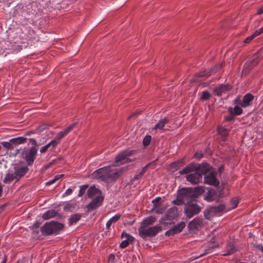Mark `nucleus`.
Wrapping results in <instances>:
<instances>
[{"mask_svg": "<svg viewBox=\"0 0 263 263\" xmlns=\"http://www.w3.org/2000/svg\"><path fill=\"white\" fill-rule=\"evenodd\" d=\"M29 172L28 166L24 162L13 163L12 167L9 169L3 180L6 184H11L13 181L15 182L19 181Z\"/></svg>", "mask_w": 263, "mask_h": 263, "instance_id": "nucleus-1", "label": "nucleus"}, {"mask_svg": "<svg viewBox=\"0 0 263 263\" xmlns=\"http://www.w3.org/2000/svg\"><path fill=\"white\" fill-rule=\"evenodd\" d=\"M121 174V170L112 169L111 166H106L94 171L91 174V177L105 182H110L117 179Z\"/></svg>", "mask_w": 263, "mask_h": 263, "instance_id": "nucleus-2", "label": "nucleus"}, {"mask_svg": "<svg viewBox=\"0 0 263 263\" xmlns=\"http://www.w3.org/2000/svg\"><path fill=\"white\" fill-rule=\"evenodd\" d=\"M37 153V148L36 147H31L29 148L25 147L24 148L17 149L15 151V154H21L22 157L25 160L26 164L32 166L36 158Z\"/></svg>", "mask_w": 263, "mask_h": 263, "instance_id": "nucleus-3", "label": "nucleus"}, {"mask_svg": "<svg viewBox=\"0 0 263 263\" xmlns=\"http://www.w3.org/2000/svg\"><path fill=\"white\" fill-rule=\"evenodd\" d=\"M64 228L63 224L54 221L45 223L41 228V231L44 235L58 234Z\"/></svg>", "mask_w": 263, "mask_h": 263, "instance_id": "nucleus-4", "label": "nucleus"}, {"mask_svg": "<svg viewBox=\"0 0 263 263\" xmlns=\"http://www.w3.org/2000/svg\"><path fill=\"white\" fill-rule=\"evenodd\" d=\"M210 168V165L206 163H202L199 164L196 163H191L187 165L182 171L180 172L181 175L188 174L191 171H196L201 173V176L206 174Z\"/></svg>", "mask_w": 263, "mask_h": 263, "instance_id": "nucleus-5", "label": "nucleus"}, {"mask_svg": "<svg viewBox=\"0 0 263 263\" xmlns=\"http://www.w3.org/2000/svg\"><path fill=\"white\" fill-rule=\"evenodd\" d=\"M161 230V229L159 226H155L148 228L141 227L139 229V233L142 238L145 239L148 237L155 236Z\"/></svg>", "mask_w": 263, "mask_h": 263, "instance_id": "nucleus-6", "label": "nucleus"}, {"mask_svg": "<svg viewBox=\"0 0 263 263\" xmlns=\"http://www.w3.org/2000/svg\"><path fill=\"white\" fill-rule=\"evenodd\" d=\"M132 153V152L131 151H124L119 154L116 157L114 165L119 166L130 162L131 160L128 157L131 155Z\"/></svg>", "mask_w": 263, "mask_h": 263, "instance_id": "nucleus-7", "label": "nucleus"}, {"mask_svg": "<svg viewBox=\"0 0 263 263\" xmlns=\"http://www.w3.org/2000/svg\"><path fill=\"white\" fill-rule=\"evenodd\" d=\"M184 211L186 217L191 218L198 214L201 211V208L196 204L192 203L186 205Z\"/></svg>", "mask_w": 263, "mask_h": 263, "instance_id": "nucleus-8", "label": "nucleus"}, {"mask_svg": "<svg viewBox=\"0 0 263 263\" xmlns=\"http://www.w3.org/2000/svg\"><path fill=\"white\" fill-rule=\"evenodd\" d=\"M77 123L74 122L72 123L71 125L66 128L64 130L59 132L55 139L52 140V141L55 142V145L57 146V145L60 143L61 140L66 136L70 131H71L73 128L76 126Z\"/></svg>", "mask_w": 263, "mask_h": 263, "instance_id": "nucleus-9", "label": "nucleus"}, {"mask_svg": "<svg viewBox=\"0 0 263 263\" xmlns=\"http://www.w3.org/2000/svg\"><path fill=\"white\" fill-rule=\"evenodd\" d=\"M189 174L186 175V180L192 184H197L201 182L202 176L201 173L195 171H191Z\"/></svg>", "mask_w": 263, "mask_h": 263, "instance_id": "nucleus-10", "label": "nucleus"}, {"mask_svg": "<svg viewBox=\"0 0 263 263\" xmlns=\"http://www.w3.org/2000/svg\"><path fill=\"white\" fill-rule=\"evenodd\" d=\"M204 183L215 186H218L219 184V181L216 178L215 173L213 172H211L205 176Z\"/></svg>", "mask_w": 263, "mask_h": 263, "instance_id": "nucleus-11", "label": "nucleus"}, {"mask_svg": "<svg viewBox=\"0 0 263 263\" xmlns=\"http://www.w3.org/2000/svg\"><path fill=\"white\" fill-rule=\"evenodd\" d=\"M103 198L102 196L99 195L97 196L87 206L88 211H92V210L100 206L103 202Z\"/></svg>", "mask_w": 263, "mask_h": 263, "instance_id": "nucleus-12", "label": "nucleus"}, {"mask_svg": "<svg viewBox=\"0 0 263 263\" xmlns=\"http://www.w3.org/2000/svg\"><path fill=\"white\" fill-rule=\"evenodd\" d=\"M122 238H125L120 245V247L122 249L126 248L130 243H133L134 241V238L133 236L124 232L122 234Z\"/></svg>", "mask_w": 263, "mask_h": 263, "instance_id": "nucleus-13", "label": "nucleus"}, {"mask_svg": "<svg viewBox=\"0 0 263 263\" xmlns=\"http://www.w3.org/2000/svg\"><path fill=\"white\" fill-rule=\"evenodd\" d=\"M185 223L183 222H181L177 224L176 226H174L173 228L167 231L166 232V235H170L179 233L183 230V229L185 227Z\"/></svg>", "mask_w": 263, "mask_h": 263, "instance_id": "nucleus-14", "label": "nucleus"}, {"mask_svg": "<svg viewBox=\"0 0 263 263\" xmlns=\"http://www.w3.org/2000/svg\"><path fill=\"white\" fill-rule=\"evenodd\" d=\"M258 55L257 54H255L253 55V58L249 61H247L245 65H244V69L243 70L247 71V70H249L251 68H252L254 66H255L258 62Z\"/></svg>", "mask_w": 263, "mask_h": 263, "instance_id": "nucleus-15", "label": "nucleus"}, {"mask_svg": "<svg viewBox=\"0 0 263 263\" xmlns=\"http://www.w3.org/2000/svg\"><path fill=\"white\" fill-rule=\"evenodd\" d=\"M231 89V87L230 85L221 84L215 89L214 92L216 95L220 96Z\"/></svg>", "mask_w": 263, "mask_h": 263, "instance_id": "nucleus-16", "label": "nucleus"}, {"mask_svg": "<svg viewBox=\"0 0 263 263\" xmlns=\"http://www.w3.org/2000/svg\"><path fill=\"white\" fill-rule=\"evenodd\" d=\"M225 210V206L223 204H220L217 206H212L209 209L208 211L212 216L216 215Z\"/></svg>", "mask_w": 263, "mask_h": 263, "instance_id": "nucleus-17", "label": "nucleus"}, {"mask_svg": "<svg viewBox=\"0 0 263 263\" xmlns=\"http://www.w3.org/2000/svg\"><path fill=\"white\" fill-rule=\"evenodd\" d=\"M178 216V209L176 207L170 208L166 214V219L171 220Z\"/></svg>", "mask_w": 263, "mask_h": 263, "instance_id": "nucleus-18", "label": "nucleus"}, {"mask_svg": "<svg viewBox=\"0 0 263 263\" xmlns=\"http://www.w3.org/2000/svg\"><path fill=\"white\" fill-rule=\"evenodd\" d=\"M160 199V197H157L155 200L153 201V203L154 204V210L155 212L157 214H162L165 211V209L164 207L160 208L159 200Z\"/></svg>", "mask_w": 263, "mask_h": 263, "instance_id": "nucleus-19", "label": "nucleus"}, {"mask_svg": "<svg viewBox=\"0 0 263 263\" xmlns=\"http://www.w3.org/2000/svg\"><path fill=\"white\" fill-rule=\"evenodd\" d=\"M253 96L251 93H247L243 97L242 101L240 105L243 107H247L250 105V102L253 99Z\"/></svg>", "mask_w": 263, "mask_h": 263, "instance_id": "nucleus-20", "label": "nucleus"}, {"mask_svg": "<svg viewBox=\"0 0 263 263\" xmlns=\"http://www.w3.org/2000/svg\"><path fill=\"white\" fill-rule=\"evenodd\" d=\"M222 67V64H218L214 66V67L210 70V71H204L200 73V77H209L212 74L213 72H215L216 70Z\"/></svg>", "mask_w": 263, "mask_h": 263, "instance_id": "nucleus-21", "label": "nucleus"}, {"mask_svg": "<svg viewBox=\"0 0 263 263\" xmlns=\"http://www.w3.org/2000/svg\"><path fill=\"white\" fill-rule=\"evenodd\" d=\"M58 215V212L53 210H50L46 211L42 215V218L44 220H48L55 217Z\"/></svg>", "mask_w": 263, "mask_h": 263, "instance_id": "nucleus-22", "label": "nucleus"}, {"mask_svg": "<svg viewBox=\"0 0 263 263\" xmlns=\"http://www.w3.org/2000/svg\"><path fill=\"white\" fill-rule=\"evenodd\" d=\"M168 122V120L166 118L161 119L159 121L158 123L155 125V127L153 129V130H155L156 132L157 130L162 129Z\"/></svg>", "mask_w": 263, "mask_h": 263, "instance_id": "nucleus-23", "label": "nucleus"}, {"mask_svg": "<svg viewBox=\"0 0 263 263\" xmlns=\"http://www.w3.org/2000/svg\"><path fill=\"white\" fill-rule=\"evenodd\" d=\"M225 251L226 253H223L222 255L228 256L234 253L236 251V249L233 243H229L226 247Z\"/></svg>", "mask_w": 263, "mask_h": 263, "instance_id": "nucleus-24", "label": "nucleus"}, {"mask_svg": "<svg viewBox=\"0 0 263 263\" xmlns=\"http://www.w3.org/2000/svg\"><path fill=\"white\" fill-rule=\"evenodd\" d=\"M27 138L24 137H19L10 139V142L13 146L24 143L26 142Z\"/></svg>", "mask_w": 263, "mask_h": 263, "instance_id": "nucleus-25", "label": "nucleus"}, {"mask_svg": "<svg viewBox=\"0 0 263 263\" xmlns=\"http://www.w3.org/2000/svg\"><path fill=\"white\" fill-rule=\"evenodd\" d=\"M12 43H10L9 41H3L0 42V45L3 48L4 53H6L5 50L13 49V46L14 45H10Z\"/></svg>", "mask_w": 263, "mask_h": 263, "instance_id": "nucleus-26", "label": "nucleus"}, {"mask_svg": "<svg viewBox=\"0 0 263 263\" xmlns=\"http://www.w3.org/2000/svg\"><path fill=\"white\" fill-rule=\"evenodd\" d=\"M81 216L79 214H76L71 215L69 218V225L72 226L76 224L79 220H80Z\"/></svg>", "mask_w": 263, "mask_h": 263, "instance_id": "nucleus-27", "label": "nucleus"}, {"mask_svg": "<svg viewBox=\"0 0 263 263\" xmlns=\"http://www.w3.org/2000/svg\"><path fill=\"white\" fill-rule=\"evenodd\" d=\"M55 142L52 141V140L48 143L47 144L44 145V146L42 147L40 149V153L43 154L45 153L47 149L49 148H51V149H53L55 148L57 146L55 145Z\"/></svg>", "mask_w": 263, "mask_h": 263, "instance_id": "nucleus-28", "label": "nucleus"}, {"mask_svg": "<svg viewBox=\"0 0 263 263\" xmlns=\"http://www.w3.org/2000/svg\"><path fill=\"white\" fill-rule=\"evenodd\" d=\"M156 220V218L153 216L147 217L144 219L141 227H146L149 225L152 224Z\"/></svg>", "mask_w": 263, "mask_h": 263, "instance_id": "nucleus-29", "label": "nucleus"}, {"mask_svg": "<svg viewBox=\"0 0 263 263\" xmlns=\"http://www.w3.org/2000/svg\"><path fill=\"white\" fill-rule=\"evenodd\" d=\"M99 194V190L95 186L90 187L87 191V196L89 198H92Z\"/></svg>", "mask_w": 263, "mask_h": 263, "instance_id": "nucleus-30", "label": "nucleus"}, {"mask_svg": "<svg viewBox=\"0 0 263 263\" xmlns=\"http://www.w3.org/2000/svg\"><path fill=\"white\" fill-rule=\"evenodd\" d=\"M150 165V163L146 165L142 170L139 171L135 176L134 179L135 180L139 179L142 178L143 174L147 171L148 166Z\"/></svg>", "mask_w": 263, "mask_h": 263, "instance_id": "nucleus-31", "label": "nucleus"}, {"mask_svg": "<svg viewBox=\"0 0 263 263\" xmlns=\"http://www.w3.org/2000/svg\"><path fill=\"white\" fill-rule=\"evenodd\" d=\"M228 110L230 114L233 115H240L242 112V109L238 106H235L234 108L230 107Z\"/></svg>", "mask_w": 263, "mask_h": 263, "instance_id": "nucleus-32", "label": "nucleus"}, {"mask_svg": "<svg viewBox=\"0 0 263 263\" xmlns=\"http://www.w3.org/2000/svg\"><path fill=\"white\" fill-rule=\"evenodd\" d=\"M215 191H209L205 199L208 201H212L215 200Z\"/></svg>", "mask_w": 263, "mask_h": 263, "instance_id": "nucleus-33", "label": "nucleus"}, {"mask_svg": "<svg viewBox=\"0 0 263 263\" xmlns=\"http://www.w3.org/2000/svg\"><path fill=\"white\" fill-rule=\"evenodd\" d=\"M182 165V161H179L178 162H174L171 164L170 167L172 168L173 171H176L179 168L180 166Z\"/></svg>", "mask_w": 263, "mask_h": 263, "instance_id": "nucleus-34", "label": "nucleus"}, {"mask_svg": "<svg viewBox=\"0 0 263 263\" xmlns=\"http://www.w3.org/2000/svg\"><path fill=\"white\" fill-rule=\"evenodd\" d=\"M218 133L223 137V139L226 138L228 134V130L222 127H220L218 128Z\"/></svg>", "mask_w": 263, "mask_h": 263, "instance_id": "nucleus-35", "label": "nucleus"}, {"mask_svg": "<svg viewBox=\"0 0 263 263\" xmlns=\"http://www.w3.org/2000/svg\"><path fill=\"white\" fill-rule=\"evenodd\" d=\"M63 176V175H56L53 179H52V180H50L49 181H48V182H47L46 183V185H51L53 183H54L56 181H57L59 179H60V178H61Z\"/></svg>", "mask_w": 263, "mask_h": 263, "instance_id": "nucleus-36", "label": "nucleus"}, {"mask_svg": "<svg viewBox=\"0 0 263 263\" xmlns=\"http://www.w3.org/2000/svg\"><path fill=\"white\" fill-rule=\"evenodd\" d=\"M1 144L7 149H12L14 147L12 143L10 142V140L8 142H1Z\"/></svg>", "mask_w": 263, "mask_h": 263, "instance_id": "nucleus-37", "label": "nucleus"}, {"mask_svg": "<svg viewBox=\"0 0 263 263\" xmlns=\"http://www.w3.org/2000/svg\"><path fill=\"white\" fill-rule=\"evenodd\" d=\"M88 186L87 185H83L81 186H80L79 193V196L81 197L82 196L84 193L86 192V190L88 188Z\"/></svg>", "mask_w": 263, "mask_h": 263, "instance_id": "nucleus-38", "label": "nucleus"}, {"mask_svg": "<svg viewBox=\"0 0 263 263\" xmlns=\"http://www.w3.org/2000/svg\"><path fill=\"white\" fill-rule=\"evenodd\" d=\"M151 140V136L149 135L146 136L143 140V144L145 146H148Z\"/></svg>", "mask_w": 263, "mask_h": 263, "instance_id": "nucleus-39", "label": "nucleus"}, {"mask_svg": "<svg viewBox=\"0 0 263 263\" xmlns=\"http://www.w3.org/2000/svg\"><path fill=\"white\" fill-rule=\"evenodd\" d=\"M210 93L208 91H205L203 92L200 99L201 100H207L210 98Z\"/></svg>", "mask_w": 263, "mask_h": 263, "instance_id": "nucleus-40", "label": "nucleus"}, {"mask_svg": "<svg viewBox=\"0 0 263 263\" xmlns=\"http://www.w3.org/2000/svg\"><path fill=\"white\" fill-rule=\"evenodd\" d=\"M121 215L119 214L115 215L112 218L109 219V220L112 223H115L117 222L118 220L121 218Z\"/></svg>", "mask_w": 263, "mask_h": 263, "instance_id": "nucleus-41", "label": "nucleus"}, {"mask_svg": "<svg viewBox=\"0 0 263 263\" xmlns=\"http://www.w3.org/2000/svg\"><path fill=\"white\" fill-rule=\"evenodd\" d=\"M204 192V189L202 186H198L195 189V192L197 195H201Z\"/></svg>", "mask_w": 263, "mask_h": 263, "instance_id": "nucleus-42", "label": "nucleus"}, {"mask_svg": "<svg viewBox=\"0 0 263 263\" xmlns=\"http://www.w3.org/2000/svg\"><path fill=\"white\" fill-rule=\"evenodd\" d=\"M263 33V27L260 28V29L256 30L254 33L253 34V35L254 36V37L259 35L261 33Z\"/></svg>", "mask_w": 263, "mask_h": 263, "instance_id": "nucleus-43", "label": "nucleus"}, {"mask_svg": "<svg viewBox=\"0 0 263 263\" xmlns=\"http://www.w3.org/2000/svg\"><path fill=\"white\" fill-rule=\"evenodd\" d=\"M238 203V200L236 199H233L231 201V207L232 209L235 208Z\"/></svg>", "mask_w": 263, "mask_h": 263, "instance_id": "nucleus-44", "label": "nucleus"}, {"mask_svg": "<svg viewBox=\"0 0 263 263\" xmlns=\"http://www.w3.org/2000/svg\"><path fill=\"white\" fill-rule=\"evenodd\" d=\"M254 38V36L252 35L248 36L244 40V43H250L253 39Z\"/></svg>", "mask_w": 263, "mask_h": 263, "instance_id": "nucleus-45", "label": "nucleus"}, {"mask_svg": "<svg viewBox=\"0 0 263 263\" xmlns=\"http://www.w3.org/2000/svg\"><path fill=\"white\" fill-rule=\"evenodd\" d=\"M72 192H73V190L69 188L67 190H66V191H65V192L64 194V195L65 196H69L72 194Z\"/></svg>", "mask_w": 263, "mask_h": 263, "instance_id": "nucleus-46", "label": "nucleus"}, {"mask_svg": "<svg viewBox=\"0 0 263 263\" xmlns=\"http://www.w3.org/2000/svg\"><path fill=\"white\" fill-rule=\"evenodd\" d=\"M254 247L258 250H259V251H260L261 252H262L263 253V246L261 245H258V244H257V245H255L254 246Z\"/></svg>", "mask_w": 263, "mask_h": 263, "instance_id": "nucleus-47", "label": "nucleus"}, {"mask_svg": "<svg viewBox=\"0 0 263 263\" xmlns=\"http://www.w3.org/2000/svg\"><path fill=\"white\" fill-rule=\"evenodd\" d=\"M115 258V255L112 254H111L109 255V256L108 257V261L113 262H114Z\"/></svg>", "mask_w": 263, "mask_h": 263, "instance_id": "nucleus-48", "label": "nucleus"}, {"mask_svg": "<svg viewBox=\"0 0 263 263\" xmlns=\"http://www.w3.org/2000/svg\"><path fill=\"white\" fill-rule=\"evenodd\" d=\"M173 202L174 204H177V205H181V204H183V202H182L181 200H179V199H177V200H174V201H173Z\"/></svg>", "mask_w": 263, "mask_h": 263, "instance_id": "nucleus-49", "label": "nucleus"}, {"mask_svg": "<svg viewBox=\"0 0 263 263\" xmlns=\"http://www.w3.org/2000/svg\"><path fill=\"white\" fill-rule=\"evenodd\" d=\"M29 140H30V143H31L32 145H34V146H36V145H37V142H36V140H35V139H33V138H30V139H29Z\"/></svg>", "mask_w": 263, "mask_h": 263, "instance_id": "nucleus-50", "label": "nucleus"}, {"mask_svg": "<svg viewBox=\"0 0 263 263\" xmlns=\"http://www.w3.org/2000/svg\"><path fill=\"white\" fill-rule=\"evenodd\" d=\"M7 53H9V52H6V53H4L3 48L2 46V45H0V55L2 54V55H4L5 56V55H6V54Z\"/></svg>", "mask_w": 263, "mask_h": 263, "instance_id": "nucleus-51", "label": "nucleus"}, {"mask_svg": "<svg viewBox=\"0 0 263 263\" xmlns=\"http://www.w3.org/2000/svg\"><path fill=\"white\" fill-rule=\"evenodd\" d=\"M234 115H230L229 116L226 117V120L228 121H232L234 119Z\"/></svg>", "mask_w": 263, "mask_h": 263, "instance_id": "nucleus-52", "label": "nucleus"}, {"mask_svg": "<svg viewBox=\"0 0 263 263\" xmlns=\"http://www.w3.org/2000/svg\"><path fill=\"white\" fill-rule=\"evenodd\" d=\"M194 157L198 159H200L202 157V155L201 153H196L194 155Z\"/></svg>", "mask_w": 263, "mask_h": 263, "instance_id": "nucleus-53", "label": "nucleus"}, {"mask_svg": "<svg viewBox=\"0 0 263 263\" xmlns=\"http://www.w3.org/2000/svg\"><path fill=\"white\" fill-rule=\"evenodd\" d=\"M197 220L194 219V220H193L192 221H191L190 223V225L191 226H195V224H197L198 223L197 222Z\"/></svg>", "mask_w": 263, "mask_h": 263, "instance_id": "nucleus-54", "label": "nucleus"}, {"mask_svg": "<svg viewBox=\"0 0 263 263\" xmlns=\"http://www.w3.org/2000/svg\"><path fill=\"white\" fill-rule=\"evenodd\" d=\"M208 253H209V252L208 250H206L204 253L201 254L200 255H199L198 257H197L196 258H199L202 256H203L208 254Z\"/></svg>", "mask_w": 263, "mask_h": 263, "instance_id": "nucleus-55", "label": "nucleus"}, {"mask_svg": "<svg viewBox=\"0 0 263 263\" xmlns=\"http://www.w3.org/2000/svg\"><path fill=\"white\" fill-rule=\"evenodd\" d=\"M262 13H263V7H261L258 9L257 14L260 15Z\"/></svg>", "mask_w": 263, "mask_h": 263, "instance_id": "nucleus-56", "label": "nucleus"}, {"mask_svg": "<svg viewBox=\"0 0 263 263\" xmlns=\"http://www.w3.org/2000/svg\"><path fill=\"white\" fill-rule=\"evenodd\" d=\"M112 224V223L108 220L107 222H106V228L108 230L110 229L111 226Z\"/></svg>", "mask_w": 263, "mask_h": 263, "instance_id": "nucleus-57", "label": "nucleus"}, {"mask_svg": "<svg viewBox=\"0 0 263 263\" xmlns=\"http://www.w3.org/2000/svg\"><path fill=\"white\" fill-rule=\"evenodd\" d=\"M20 43H21V41H18V40H16V41L13 42L14 44H15V43L20 44Z\"/></svg>", "mask_w": 263, "mask_h": 263, "instance_id": "nucleus-58", "label": "nucleus"}, {"mask_svg": "<svg viewBox=\"0 0 263 263\" xmlns=\"http://www.w3.org/2000/svg\"><path fill=\"white\" fill-rule=\"evenodd\" d=\"M5 261H6V260H4L2 262V263H4Z\"/></svg>", "mask_w": 263, "mask_h": 263, "instance_id": "nucleus-59", "label": "nucleus"}, {"mask_svg": "<svg viewBox=\"0 0 263 263\" xmlns=\"http://www.w3.org/2000/svg\"><path fill=\"white\" fill-rule=\"evenodd\" d=\"M5 261H6V260H4L2 262V263H4Z\"/></svg>", "mask_w": 263, "mask_h": 263, "instance_id": "nucleus-60", "label": "nucleus"}, {"mask_svg": "<svg viewBox=\"0 0 263 263\" xmlns=\"http://www.w3.org/2000/svg\"><path fill=\"white\" fill-rule=\"evenodd\" d=\"M35 226L36 228H37V227H39V225H38V224H37V225L35 224Z\"/></svg>", "mask_w": 263, "mask_h": 263, "instance_id": "nucleus-61", "label": "nucleus"}, {"mask_svg": "<svg viewBox=\"0 0 263 263\" xmlns=\"http://www.w3.org/2000/svg\"><path fill=\"white\" fill-rule=\"evenodd\" d=\"M16 263H20V262H19V261H17V262H16Z\"/></svg>", "mask_w": 263, "mask_h": 263, "instance_id": "nucleus-62", "label": "nucleus"}]
</instances>
